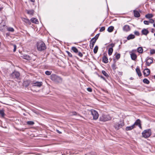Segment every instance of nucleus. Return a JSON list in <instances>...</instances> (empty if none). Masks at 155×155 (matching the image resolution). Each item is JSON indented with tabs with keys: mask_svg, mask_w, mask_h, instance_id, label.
<instances>
[{
	"mask_svg": "<svg viewBox=\"0 0 155 155\" xmlns=\"http://www.w3.org/2000/svg\"><path fill=\"white\" fill-rule=\"evenodd\" d=\"M51 79L57 84L61 83L62 81V79L61 77L55 74H52L51 75Z\"/></svg>",
	"mask_w": 155,
	"mask_h": 155,
	"instance_id": "nucleus-1",
	"label": "nucleus"
},
{
	"mask_svg": "<svg viewBox=\"0 0 155 155\" xmlns=\"http://www.w3.org/2000/svg\"><path fill=\"white\" fill-rule=\"evenodd\" d=\"M37 49L39 51H44L46 48L45 44L42 41L37 42Z\"/></svg>",
	"mask_w": 155,
	"mask_h": 155,
	"instance_id": "nucleus-2",
	"label": "nucleus"
},
{
	"mask_svg": "<svg viewBox=\"0 0 155 155\" xmlns=\"http://www.w3.org/2000/svg\"><path fill=\"white\" fill-rule=\"evenodd\" d=\"M111 119V117L109 115L102 114L99 118L100 121L104 122L110 120Z\"/></svg>",
	"mask_w": 155,
	"mask_h": 155,
	"instance_id": "nucleus-3",
	"label": "nucleus"
},
{
	"mask_svg": "<svg viewBox=\"0 0 155 155\" xmlns=\"http://www.w3.org/2000/svg\"><path fill=\"white\" fill-rule=\"evenodd\" d=\"M151 134V132L150 129L145 130L142 133L143 137L145 138L149 137Z\"/></svg>",
	"mask_w": 155,
	"mask_h": 155,
	"instance_id": "nucleus-4",
	"label": "nucleus"
},
{
	"mask_svg": "<svg viewBox=\"0 0 155 155\" xmlns=\"http://www.w3.org/2000/svg\"><path fill=\"white\" fill-rule=\"evenodd\" d=\"M124 125V124L123 122H120V123H116L114 124V127L116 130H118L120 128H121Z\"/></svg>",
	"mask_w": 155,
	"mask_h": 155,
	"instance_id": "nucleus-5",
	"label": "nucleus"
},
{
	"mask_svg": "<svg viewBox=\"0 0 155 155\" xmlns=\"http://www.w3.org/2000/svg\"><path fill=\"white\" fill-rule=\"evenodd\" d=\"M20 76V73L17 71H14L11 74V76L13 78H16L17 79H19Z\"/></svg>",
	"mask_w": 155,
	"mask_h": 155,
	"instance_id": "nucleus-6",
	"label": "nucleus"
},
{
	"mask_svg": "<svg viewBox=\"0 0 155 155\" xmlns=\"http://www.w3.org/2000/svg\"><path fill=\"white\" fill-rule=\"evenodd\" d=\"M91 111L94 120L97 119L98 117V114L96 110L93 109L91 110Z\"/></svg>",
	"mask_w": 155,
	"mask_h": 155,
	"instance_id": "nucleus-7",
	"label": "nucleus"
},
{
	"mask_svg": "<svg viewBox=\"0 0 155 155\" xmlns=\"http://www.w3.org/2000/svg\"><path fill=\"white\" fill-rule=\"evenodd\" d=\"M153 62V58L148 57L147 58L146 61L147 65L148 66H150V64Z\"/></svg>",
	"mask_w": 155,
	"mask_h": 155,
	"instance_id": "nucleus-8",
	"label": "nucleus"
},
{
	"mask_svg": "<svg viewBox=\"0 0 155 155\" xmlns=\"http://www.w3.org/2000/svg\"><path fill=\"white\" fill-rule=\"evenodd\" d=\"M150 73V70L147 68L145 69L143 72V74L145 76H148L149 75Z\"/></svg>",
	"mask_w": 155,
	"mask_h": 155,
	"instance_id": "nucleus-9",
	"label": "nucleus"
},
{
	"mask_svg": "<svg viewBox=\"0 0 155 155\" xmlns=\"http://www.w3.org/2000/svg\"><path fill=\"white\" fill-rule=\"evenodd\" d=\"M102 61L105 63H107L108 62V59L107 57V54H104V56L102 58Z\"/></svg>",
	"mask_w": 155,
	"mask_h": 155,
	"instance_id": "nucleus-10",
	"label": "nucleus"
},
{
	"mask_svg": "<svg viewBox=\"0 0 155 155\" xmlns=\"http://www.w3.org/2000/svg\"><path fill=\"white\" fill-rule=\"evenodd\" d=\"M123 29L124 31L127 32L129 31L130 30V26L127 25H125L123 28Z\"/></svg>",
	"mask_w": 155,
	"mask_h": 155,
	"instance_id": "nucleus-11",
	"label": "nucleus"
},
{
	"mask_svg": "<svg viewBox=\"0 0 155 155\" xmlns=\"http://www.w3.org/2000/svg\"><path fill=\"white\" fill-rule=\"evenodd\" d=\"M21 57L22 58L26 59L28 61H29L31 59V57L28 54H24L21 56Z\"/></svg>",
	"mask_w": 155,
	"mask_h": 155,
	"instance_id": "nucleus-12",
	"label": "nucleus"
},
{
	"mask_svg": "<svg viewBox=\"0 0 155 155\" xmlns=\"http://www.w3.org/2000/svg\"><path fill=\"white\" fill-rule=\"evenodd\" d=\"M141 33L142 35L146 36L149 33V31L147 29L144 28L142 30Z\"/></svg>",
	"mask_w": 155,
	"mask_h": 155,
	"instance_id": "nucleus-13",
	"label": "nucleus"
},
{
	"mask_svg": "<svg viewBox=\"0 0 155 155\" xmlns=\"http://www.w3.org/2000/svg\"><path fill=\"white\" fill-rule=\"evenodd\" d=\"M34 84L33 85L34 86H37L38 87H41L42 84V82H38L37 81L35 83H33Z\"/></svg>",
	"mask_w": 155,
	"mask_h": 155,
	"instance_id": "nucleus-14",
	"label": "nucleus"
},
{
	"mask_svg": "<svg viewBox=\"0 0 155 155\" xmlns=\"http://www.w3.org/2000/svg\"><path fill=\"white\" fill-rule=\"evenodd\" d=\"M30 81L29 80H26L23 81V84L24 86L25 87H27L30 84Z\"/></svg>",
	"mask_w": 155,
	"mask_h": 155,
	"instance_id": "nucleus-15",
	"label": "nucleus"
},
{
	"mask_svg": "<svg viewBox=\"0 0 155 155\" xmlns=\"http://www.w3.org/2000/svg\"><path fill=\"white\" fill-rule=\"evenodd\" d=\"M133 12L134 13V16L135 17L138 18L140 17V14L138 11L136 10H134Z\"/></svg>",
	"mask_w": 155,
	"mask_h": 155,
	"instance_id": "nucleus-16",
	"label": "nucleus"
},
{
	"mask_svg": "<svg viewBox=\"0 0 155 155\" xmlns=\"http://www.w3.org/2000/svg\"><path fill=\"white\" fill-rule=\"evenodd\" d=\"M96 40H93L91 41V39L90 41L91 42L90 47L91 49H92L93 48L94 44L96 42Z\"/></svg>",
	"mask_w": 155,
	"mask_h": 155,
	"instance_id": "nucleus-17",
	"label": "nucleus"
},
{
	"mask_svg": "<svg viewBox=\"0 0 155 155\" xmlns=\"http://www.w3.org/2000/svg\"><path fill=\"white\" fill-rule=\"evenodd\" d=\"M136 73H137V74H138V75L139 77H140L142 76V74L138 66H137L136 68Z\"/></svg>",
	"mask_w": 155,
	"mask_h": 155,
	"instance_id": "nucleus-18",
	"label": "nucleus"
},
{
	"mask_svg": "<svg viewBox=\"0 0 155 155\" xmlns=\"http://www.w3.org/2000/svg\"><path fill=\"white\" fill-rule=\"evenodd\" d=\"M0 115L2 117H4L5 114V110L3 109L0 108Z\"/></svg>",
	"mask_w": 155,
	"mask_h": 155,
	"instance_id": "nucleus-19",
	"label": "nucleus"
},
{
	"mask_svg": "<svg viewBox=\"0 0 155 155\" xmlns=\"http://www.w3.org/2000/svg\"><path fill=\"white\" fill-rule=\"evenodd\" d=\"M130 57L131 59L133 60H135L137 58V56L136 54L134 53H132L130 54Z\"/></svg>",
	"mask_w": 155,
	"mask_h": 155,
	"instance_id": "nucleus-20",
	"label": "nucleus"
},
{
	"mask_svg": "<svg viewBox=\"0 0 155 155\" xmlns=\"http://www.w3.org/2000/svg\"><path fill=\"white\" fill-rule=\"evenodd\" d=\"M30 20L32 22L36 24H38L39 23L38 19L35 18H31Z\"/></svg>",
	"mask_w": 155,
	"mask_h": 155,
	"instance_id": "nucleus-21",
	"label": "nucleus"
},
{
	"mask_svg": "<svg viewBox=\"0 0 155 155\" xmlns=\"http://www.w3.org/2000/svg\"><path fill=\"white\" fill-rule=\"evenodd\" d=\"M135 36L134 35L132 34H130L127 37V40H130V39H132L134 38Z\"/></svg>",
	"mask_w": 155,
	"mask_h": 155,
	"instance_id": "nucleus-22",
	"label": "nucleus"
},
{
	"mask_svg": "<svg viewBox=\"0 0 155 155\" xmlns=\"http://www.w3.org/2000/svg\"><path fill=\"white\" fill-rule=\"evenodd\" d=\"M26 12L28 14L33 15L34 13V11L32 9L30 10H26Z\"/></svg>",
	"mask_w": 155,
	"mask_h": 155,
	"instance_id": "nucleus-23",
	"label": "nucleus"
},
{
	"mask_svg": "<svg viewBox=\"0 0 155 155\" xmlns=\"http://www.w3.org/2000/svg\"><path fill=\"white\" fill-rule=\"evenodd\" d=\"M22 20L25 23L28 25H30L31 24L30 20L28 18H23Z\"/></svg>",
	"mask_w": 155,
	"mask_h": 155,
	"instance_id": "nucleus-24",
	"label": "nucleus"
},
{
	"mask_svg": "<svg viewBox=\"0 0 155 155\" xmlns=\"http://www.w3.org/2000/svg\"><path fill=\"white\" fill-rule=\"evenodd\" d=\"M134 128H135V126H134V125H133L130 126L126 127V130L127 131L133 129Z\"/></svg>",
	"mask_w": 155,
	"mask_h": 155,
	"instance_id": "nucleus-25",
	"label": "nucleus"
},
{
	"mask_svg": "<svg viewBox=\"0 0 155 155\" xmlns=\"http://www.w3.org/2000/svg\"><path fill=\"white\" fill-rule=\"evenodd\" d=\"M141 123V121L139 119H137L136 121L135 122L134 124H133L134 125V126H135V125H138L140 124Z\"/></svg>",
	"mask_w": 155,
	"mask_h": 155,
	"instance_id": "nucleus-26",
	"label": "nucleus"
},
{
	"mask_svg": "<svg viewBox=\"0 0 155 155\" xmlns=\"http://www.w3.org/2000/svg\"><path fill=\"white\" fill-rule=\"evenodd\" d=\"M137 51L139 53H142L143 51V49L141 47H139L137 49Z\"/></svg>",
	"mask_w": 155,
	"mask_h": 155,
	"instance_id": "nucleus-27",
	"label": "nucleus"
},
{
	"mask_svg": "<svg viewBox=\"0 0 155 155\" xmlns=\"http://www.w3.org/2000/svg\"><path fill=\"white\" fill-rule=\"evenodd\" d=\"M71 50L75 53H77L78 52V50L75 47H72L71 48Z\"/></svg>",
	"mask_w": 155,
	"mask_h": 155,
	"instance_id": "nucleus-28",
	"label": "nucleus"
},
{
	"mask_svg": "<svg viewBox=\"0 0 155 155\" xmlns=\"http://www.w3.org/2000/svg\"><path fill=\"white\" fill-rule=\"evenodd\" d=\"M113 49L112 48H110L108 50V54L109 55H110L112 54L113 52Z\"/></svg>",
	"mask_w": 155,
	"mask_h": 155,
	"instance_id": "nucleus-29",
	"label": "nucleus"
},
{
	"mask_svg": "<svg viewBox=\"0 0 155 155\" xmlns=\"http://www.w3.org/2000/svg\"><path fill=\"white\" fill-rule=\"evenodd\" d=\"M114 27L113 26H111L108 28L107 31L109 32H112L114 30Z\"/></svg>",
	"mask_w": 155,
	"mask_h": 155,
	"instance_id": "nucleus-30",
	"label": "nucleus"
},
{
	"mask_svg": "<svg viewBox=\"0 0 155 155\" xmlns=\"http://www.w3.org/2000/svg\"><path fill=\"white\" fill-rule=\"evenodd\" d=\"M153 16V14H148L146 15L145 17L147 18H152Z\"/></svg>",
	"mask_w": 155,
	"mask_h": 155,
	"instance_id": "nucleus-31",
	"label": "nucleus"
},
{
	"mask_svg": "<svg viewBox=\"0 0 155 155\" xmlns=\"http://www.w3.org/2000/svg\"><path fill=\"white\" fill-rule=\"evenodd\" d=\"M102 73L107 78H108L109 77L108 74L104 70L102 71Z\"/></svg>",
	"mask_w": 155,
	"mask_h": 155,
	"instance_id": "nucleus-32",
	"label": "nucleus"
},
{
	"mask_svg": "<svg viewBox=\"0 0 155 155\" xmlns=\"http://www.w3.org/2000/svg\"><path fill=\"white\" fill-rule=\"evenodd\" d=\"M99 34H97L94 37V38H92L91 39V41L93 40H96V41H97V39L98 38V37L99 36Z\"/></svg>",
	"mask_w": 155,
	"mask_h": 155,
	"instance_id": "nucleus-33",
	"label": "nucleus"
},
{
	"mask_svg": "<svg viewBox=\"0 0 155 155\" xmlns=\"http://www.w3.org/2000/svg\"><path fill=\"white\" fill-rule=\"evenodd\" d=\"M143 82L145 84H148L150 83L149 81L147 78H144L143 80Z\"/></svg>",
	"mask_w": 155,
	"mask_h": 155,
	"instance_id": "nucleus-34",
	"label": "nucleus"
},
{
	"mask_svg": "<svg viewBox=\"0 0 155 155\" xmlns=\"http://www.w3.org/2000/svg\"><path fill=\"white\" fill-rule=\"evenodd\" d=\"M34 122L33 121H29L27 122V124L29 125H32L34 124Z\"/></svg>",
	"mask_w": 155,
	"mask_h": 155,
	"instance_id": "nucleus-35",
	"label": "nucleus"
},
{
	"mask_svg": "<svg viewBox=\"0 0 155 155\" xmlns=\"http://www.w3.org/2000/svg\"><path fill=\"white\" fill-rule=\"evenodd\" d=\"M98 46H96L95 47V48L94 49V54H96L98 50Z\"/></svg>",
	"mask_w": 155,
	"mask_h": 155,
	"instance_id": "nucleus-36",
	"label": "nucleus"
},
{
	"mask_svg": "<svg viewBox=\"0 0 155 155\" xmlns=\"http://www.w3.org/2000/svg\"><path fill=\"white\" fill-rule=\"evenodd\" d=\"M7 30L8 31L12 32H13L14 31V29L12 27H8L7 28Z\"/></svg>",
	"mask_w": 155,
	"mask_h": 155,
	"instance_id": "nucleus-37",
	"label": "nucleus"
},
{
	"mask_svg": "<svg viewBox=\"0 0 155 155\" xmlns=\"http://www.w3.org/2000/svg\"><path fill=\"white\" fill-rule=\"evenodd\" d=\"M120 54L119 53H117V54H116L115 55L116 58L117 60H118L120 58Z\"/></svg>",
	"mask_w": 155,
	"mask_h": 155,
	"instance_id": "nucleus-38",
	"label": "nucleus"
},
{
	"mask_svg": "<svg viewBox=\"0 0 155 155\" xmlns=\"http://www.w3.org/2000/svg\"><path fill=\"white\" fill-rule=\"evenodd\" d=\"M111 67L113 70H115L117 68L116 65L115 63L112 64Z\"/></svg>",
	"mask_w": 155,
	"mask_h": 155,
	"instance_id": "nucleus-39",
	"label": "nucleus"
},
{
	"mask_svg": "<svg viewBox=\"0 0 155 155\" xmlns=\"http://www.w3.org/2000/svg\"><path fill=\"white\" fill-rule=\"evenodd\" d=\"M52 72L51 71H46L45 72V74L48 75H51V73Z\"/></svg>",
	"mask_w": 155,
	"mask_h": 155,
	"instance_id": "nucleus-40",
	"label": "nucleus"
},
{
	"mask_svg": "<svg viewBox=\"0 0 155 155\" xmlns=\"http://www.w3.org/2000/svg\"><path fill=\"white\" fill-rule=\"evenodd\" d=\"M66 53L68 54V56L70 57L71 58H72L73 57L72 55V54L70 53L69 51H66Z\"/></svg>",
	"mask_w": 155,
	"mask_h": 155,
	"instance_id": "nucleus-41",
	"label": "nucleus"
},
{
	"mask_svg": "<svg viewBox=\"0 0 155 155\" xmlns=\"http://www.w3.org/2000/svg\"><path fill=\"white\" fill-rule=\"evenodd\" d=\"M150 53L151 54H153L155 53V50L153 49H151L150 50Z\"/></svg>",
	"mask_w": 155,
	"mask_h": 155,
	"instance_id": "nucleus-42",
	"label": "nucleus"
},
{
	"mask_svg": "<svg viewBox=\"0 0 155 155\" xmlns=\"http://www.w3.org/2000/svg\"><path fill=\"white\" fill-rule=\"evenodd\" d=\"M77 53L78 54V55L80 57H82L83 55V54L81 52L78 51V52Z\"/></svg>",
	"mask_w": 155,
	"mask_h": 155,
	"instance_id": "nucleus-43",
	"label": "nucleus"
},
{
	"mask_svg": "<svg viewBox=\"0 0 155 155\" xmlns=\"http://www.w3.org/2000/svg\"><path fill=\"white\" fill-rule=\"evenodd\" d=\"M105 30V28L104 27H101L100 30V31L102 32L104 31Z\"/></svg>",
	"mask_w": 155,
	"mask_h": 155,
	"instance_id": "nucleus-44",
	"label": "nucleus"
},
{
	"mask_svg": "<svg viewBox=\"0 0 155 155\" xmlns=\"http://www.w3.org/2000/svg\"><path fill=\"white\" fill-rule=\"evenodd\" d=\"M134 34L136 35L139 36L140 35V33L139 31H135L134 32Z\"/></svg>",
	"mask_w": 155,
	"mask_h": 155,
	"instance_id": "nucleus-45",
	"label": "nucleus"
},
{
	"mask_svg": "<svg viewBox=\"0 0 155 155\" xmlns=\"http://www.w3.org/2000/svg\"><path fill=\"white\" fill-rule=\"evenodd\" d=\"M143 23L145 25H148L149 24V21L145 20L143 21Z\"/></svg>",
	"mask_w": 155,
	"mask_h": 155,
	"instance_id": "nucleus-46",
	"label": "nucleus"
},
{
	"mask_svg": "<svg viewBox=\"0 0 155 155\" xmlns=\"http://www.w3.org/2000/svg\"><path fill=\"white\" fill-rule=\"evenodd\" d=\"M14 47V49H13V52H15L17 46L15 45H13Z\"/></svg>",
	"mask_w": 155,
	"mask_h": 155,
	"instance_id": "nucleus-47",
	"label": "nucleus"
},
{
	"mask_svg": "<svg viewBox=\"0 0 155 155\" xmlns=\"http://www.w3.org/2000/svg\"><path fill=\"white\" fill-rule=\"evenodd\" d=\"M98 76L99 77H100L101 78H102L103 79L104 81H105L106 82L107 81L106 80V79L102 75L100 76V75H99Z\"/></svg>",
	"mask_w": 155,
	"mask_h": 155,
	"instance_id": "nucleus-48",
	"label": "nucleus"
},
{
	"mask_svg": "<svg viewBox=\"0 0 155 155\" xmlns=\"http://www.w3.org/2000/svg\"><path fill=\"white\" fill-rule=\"evenodd\" d=\"M154 20L152 19H150L149 21V23H154Z\"/></svg>",
	"mask_w": 155,
	"mask_h": 155,
	"instance_id": "nucleus-49",
	"label": "nucleus"
},
{
	"mask_svg": "<svg viewBox=\"0 0 155 155\" xmlns=\"http://www.w3.org/2000/svg\"><path fill=\"white\" fill-rule=\"evenodd\" d=\"M87 91L90 92H91L92 91V89L91 88L88 87L87 88Z\"/></svg>",
	"mask_w": 155,
	"mask_h": 155,
	"instance_id": "nucleus-50",
	"label": "nucleus"
},
{
	"mask_svg": "<svg viewBox=\"0 0 155 155\" xmlns=\"http://www.w3.org/2000/svg\"><path fill=\"white\" fill-rule=\"evenodd\" d=\"M72 115H76L78 114L75 111L73 112H72Z\"/></svg>",
	"mask_w": 155,
	"mask_h": 155,
	"instance_id": "nucleus-51",
	"label": "nucleus"
},
{
	"mask_svg": "<svg viewBox=\"0 0 155 155\" xmlns=\"http://www.w3.org/2000/svg\"><path fill=\"white\" fill-rule=\"evenodd\" d=\"M110 45L111 47V48H113L115 46L114 44L113 43H111L110 44Z\"/></svg>",
	"mask_w": 155,
	"mask_h": 155,
	"instance_id": "nucleus-52",
	"label": "nucleus"
},
{
	"mask_svg": "<svg viewBox=\"0 0 155 155\" xmlns=\"http://www.w3.org/2000/svg\"><path fill=\"white\" fill-rule=\"evenodd\" d=\"M151 31L152 33H154L155 31V29L153 28H152L151 29Z\"/></svg>",
	"mask_w": 155,
	"mask_h": 155,
	"instance_id": "nucleus-53",
	"label": "nucleus"
},
{
	"mask_svg": "<svg viewBox=\"0 0 155 155\" xmlns=\"http://www.w3.org/2000/svg\"><path fill=\"white\" fill-rule=\"evenodd\" d=\"M118 74L120 75H123V72H122L119 71L118 73Z\"/></svg>",
	"mask_w": 155,
	"mask_h": 155,
	"instance_id": "nucleus-54",
	"label": "nucleus"
},
{
	"mask_svg": "<svg viewBox=\"0 0 155 155\" xmlns=\"http://www.w3.org/2000/svg\"><path fill=\"white\" fill-rule=\"evenodd\" d=\"M56 131L59 134H61V131H59L58 130H56Z\"/></svg>",
	"mask_w": 155,
	"mask_h": 155,
	"instance_id": "nucleus-55",
	"label": "nucleus"
},
{
	"mask_svg": "<svg viewBox=\"0 0 155 155\" xmlns=\"http://www.w3.org/2000/svg\"><path fill=\"white\" fill-rule=\"evenodd\" d=\"M138 126H139V127L140 128H142V127H141V124H140Z\"/></svg>",
	"mask_w": 155,
	"mask_h": 155,
	"instance_id": "nucleus-56",
	"label": "nucleus"
},
{
	"mask_svg": "<svg viewBox=\"0 0 155 155\" xmlns=\"http://www.w3.org/2000/svg\"><path fill=\"white\" fill-rule=\"evenodd\" d=\"M30 1L31 2H35V0H30Z\"/></svg>",
	"mask_w": 155,
	"mask_h": 155,
	"instance_id": "nucleus-57",
	"label": "nucleus"
},
{
	"mask_svg": "<svg viewBox=\"0 0 155 155\" xmlns=\"http://www.w3.org/2000/svg\"><path fill=\"white\" fill-rule=\"evenodd\" d=\"M153 26L155 28V22H154L153 24Z\"/></svg>",
	"mask_w": 155,
	"mask_h": 155,
	"instance_id": "nucleus-58",
	"label": "nucleus"
},
{
	"mask_svg": "<svg viewBox=\"0 0 155 155\" xmlns=\"http://www.w3.org/2000/svg\"><path fill=\"white\" fill-rule=\"evenodd\" d=\"M6 35H7L8 36L9 35V33H7Z\"/></svg>",
	"mask_w": 155,
	"mask_h": 155,
	"instance_id": "nucleus-59",
	"label": "nucleus"
},
{
	"mask_svg": "<svg viewBox=\"0 0 155 155\" xmlns=\"http://www.w3.org/2000/svg\"><path fill=\"white\" fill-rule=\"evenodd\" d=\"M3 9V8H1L0 7V11L1 10H2Z\"/></svg>",
	"mask_w": 155,
	"mask_h": 155,
	"instance_id": "nucleus-60",
	"label": "nucleus"
},
{
	"mask_svg": "<svg viewBox=\"0 0 155 155\" xmlns=\"http://www.w3.org/2000/svg\"><path fill=\"white\" fill-rule=\"evenodd\" d=\"M130 79L131 80H133V78L132 77H131L130 78Z\"/></svg>",
	"mask_w": 155,
	"mask_h": 155,
	"instance_id": "nucleus-61",
	"label": "nucleus"
},
{
	"mask_svg": "<svg viewBox=\"0 0 155 155\" xmlns=\"http://www.w3.org/2000/svg\"><path fill=\"white\" fill-rule=\"evenodd\" d=\"M75 57H76V58H78L77 57H76L75 56Z\"/></svg>",
	"mask_w": 155,
	"mask_h": 155,
	"instance_id": "nucleus-62",
	"label": "nucleus"
},
{
	"mask_svg": "<svg viewBox=\"0 0 155 155\" xmlns=\"http://www.w3.org/2000/svg\"><path fill=\"white\" fill-rule=\"evenodd\" d=\"M154 36H155V33H154Z\"/></svg>",
	"mask_w": 155,
	"mask_h": 155,
	"instance_id": "nucleus-63",
	"label": "nucleus"
},
{
	"mask_svg": "<svg viewBox=\"0 0 155 155\" xmlns=\"http://www.w3.org/2000/svg\"><path fill=\"white\" fill-rule=\"evenodd\" d=\"M154 78L155 79V75L154 76Z\"/></svg>",
	"mask_w": 155,
	"mask_h": 155,
	"instance_id": "nucleus-64",
	"label": "nucleus"
}]
</instances>
